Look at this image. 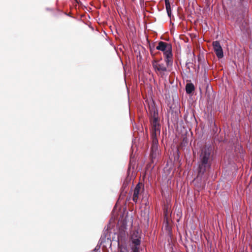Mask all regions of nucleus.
I'll return each mask as SVG.
<instances>
[{
	"instance_id": "obj_5",
	"label": "nucleus",
	"mask_w": 252,
	"mask_h": 252,
	"mask_svg": "<svg viewBox=\"0 0 252 252\" xmlns=\"http://www.w3.org/2000/svg\"><path fill=\"white\" fill-rule=\"evenodd\" d=\"M141 235L137 230L132 232L130 240L134 247H138L141 244Z\"/></svg>"
},
{
	"instance_id": "obj_14",
	"label": "nucleus",
	"mask_w": 252,
	"mask_h": 252,
	"mask_svg": "<svg viewBox=\"0 0 252 252\" xmlns=\"http://www.w3.org/2000/svg\"><path fill=\"white\" fill-rule=\"evenodd\" d=\"M101 245H100V244L98 243V244H97V245H96V246L95 247V248H94V251L95 252H100V249Z\"/></svg>"
},
{
	"instance_id": "obj_1",
	"label": "nucleus",
	"mask_w": 252,
	"mask_h": 252,
	"mask_svg": "<svg viewBox=\"0 0 252 252\" xmlns=\"http://www.w3.org/2000/svg\"><path fill=\"white\" fill-rule=\"evenodd\" d=\"M145 103L147 113L151 124V136L152 143L150 155L153 162H154L158 157L160 152L158 147V142L157 136L160 133L161 126L159 123L158 111L153 99H148L145 101Z\"/></svg>"
},
{
	"instance_id": "obj_16",
	"label": "nucleus",
	"mask_w": 252,
	"mask_h": 252,
	"mask_svg": "<svg viewBox=\"0 0 252 252\" xmlns=\"http://www.w3.org/2000/svg\"><path fill=\"white\" fill-rule=\"evenodd\" d=\"M189 68H187L189 70V71H190V68H192L193 69H195V65L194 64H189Z\"/></svg>"
},
{
	"instance_id": "obj_7",
	"label": "nucleus",
	"mask_w": 252,
	"mask_h": 252,
	"mask_svg": "<svg viewBox=\"0 0 252 252\" xmlns=\"http://www.w3.org/2000/svg\"><path fill=\"white\" fill-rule=\"evenodd\" d=\"M213 47L217 57L219 59L222 58L223 57V53L220 42L219 41H214Z\"/></svg>"
},
{
	"instance_id": "obj_13",
	"label": "nucleus",
	"mask_w": 252,
	"mask_h": 252,
	"mask_svg": "<svg viewBox=\"0 0 252 252\" xmlns=\"http://www.w3.org/2000/svg\"><path fill=\"white\" fill-rule=\"evenodd\" d=\"M107 236L101 235L98 242V243L100 244V245H102L103 243L105 242Z\"/></svg>"
},
{
	"instance_id": "obj_4",
	"label": "nucleus",
	"mask_w": 252,
	"mask_h": 252,
	"mask_svg": "<svg viewBox=\"0 0 252 252\" xmlns=\"http://www.w3.org/2000/svg\"><path fill=\"white\" fill-rule=\"evenodd\" d=\"M152 65L155 72L161 77L167 75V73H166L168 71V68L172 66V65H167L166 62L165 64L157 60L152 62Z\"/></svg>"
},
{
	"instance_id": "obj_17",
	"label": "nucleus",
	"mask_w": 252,
	"mask_h": 252,
	"mask_svg": "<svg viewBox=\"0 0 252 252\" xmlns=\"http://www.w3.org/2000/svg\"><path fill=\"white\" fill-rule=\"evenodd\" d=\"M132 252H140L139 247H133L132 248Z\"/></svg>"
},
{
	"instance_id": "obj_15",
	"label": "nucleus",
	"mask_w": 252,
	"mask_h": 252,
	"mask_svg": "<svg viewBox=\"0 0 252 252\" xmlns=\"http://www.w3.org/2000/svg\"><path fill=\"white\" fill-rule=\"evenodd\" d=\"M101 235L107 236V239H109V235H108V230H104Z\"/></svg>"
},
{
	"instance_id": "obj_2",
	"label": "nucleus",
	"mask_w": 252,
	"mask_h": 252,
	"mask_svg": "<svg viewBox=\"0 0 252 252\" xmlns=\"http://www.w3.org/2000/svg\"><path fill=\"white\" fill-rule=\"evenodd\" d=\"M214 147L210 144L205 145L198 152V168L199 175L204 174L211 169L214 158Z\"/></svg>"
},
{
	"instance_id": "obj_3",
	"label": "nucleus",
	"mask_w": 252,
	"mask_h": 252,
	"mask_svg": "<svg viewBox=\"0 0 252 252\" xmlns=\"http://www.w3.org/2000/svg\"><path fill=\"white\" fill-rule=\"evenodd\" d=\"M156 49L163 52L165 62L167 63V65L173 64L172 46L170 43L160 41L158 43Z\"/></svg>"
},
{
	"instance_id": "obj_8",
	"label": "nucleus",
	"mask_w": 252,
	"mask_h": 252,
	"mask_svg": "<svg viewBox=\"0 0 252 252\" xmlns=\"http://www.w3.org/2000/svg\"><path fill=\"white\" fill-rule=\"evenodd\" d=\"M196 62L195 55L193 53L188 54V59L186 63V66L189 68V64H193Z\"/></svg>"
},
{
	"instance_id": "obj_11",
	"label": "nucleus",
	"mask_w": 252,
	"mask_h": 252,
	"mask_svg": "<svg viewBox=\"0 0 252 252\" xmlns=\"http://www.w3.org/2000/svg\"><path fill=\"white\" fill-rule=\"evenodd\" d=\"M195 88L194 85L191 83H187L186 86V92L187 94H190L192 93V92L194 90Z\"/></svg>"
},
{
	"instance_id": "obj_19",
	"label": "nucleus",
	"mask_w": 252,
	"mask_h": 252,
	"mask_svg": "<svg viewBox=\"0 0 252 252\" xmlns=\"http://www.w3.org/2000/svg\"><path fill=\"white\" fill-rule=\"evenodd\" d=\"M120 252H125V251H121Z\"/></svg>"
},
{
	"instance_id": "obj_18",
	"label": "nucleus",
	"mask_w": 252,
	"mask_h": 252,
	"mask_svg": "<svg viewBox=\"0 0 252 252\" xmlns=\"http://www.w3.org/2000/svg\"><path fill=\"white\" fill-rule=\"evenodd\" d=\"M199 69H200V66H199V64H198L196 67L195 66V69H194V70H195V71L196 72H198L199 70Z\"/></svg>"
},
{
	"instance_id": "obj_12",
	"label": "nucleus",
	"mask_w": 252,
	"mask_h": 252,
	"mask_svg": "<svg viewBox=\"0 0 252 252\" xmlns=\"http://www.w3.org/2000/svg\"><path fill=\"white\" fill-rule=\"evenodd\" d=\"M165 1V8L167 11V13L168 16L170 17L171 15V8L170 6V4L169 2V0H164Z\"/></svg>"
},
{
	"instance_id": "obj_6",
	"label": "nucleus",
	"mask_w": 252,
	"mask_h": 252,
	"mask_svg": "<svg viewBox=\"0 0 252 252\" xmlns=\"http://www.w3.org/2000/svg\"><path fill=\"white\" fill-rule=\"evenodd\" d=\"M204 174L199 175V169H197V175L194 179L193 182L195 186L198 188V189H203L205 186L204 181L202 180L203 176Z\"/></svg>"
},
{
	"instance_id": "obj_9",
	"label": "nucleus",
	"mask_w": 252,
	"mask_h": 252,
	"mask_svg": "<svg viewBox=\"0 0 252 252\" xmlns=\"http://www.w3.org/2000/svg\"><path fill=\"white\" fill-rule=\"evenodd\" d=\"M140 190V187L139 185L138 184L136 186L133 190L132 200L135 203H136L138 201Z\"/></svg>"
},
{
	"instance_id": "obj_10",
	"label": "nucleus",
	"mask_w": 252,
	"mask_h": 252,
	"mask_svg": "<svg viewBox=\"0 0 252 252\" xmlns=\"http://www.w3.org/2000/svg\"><path fill=\"white\" fill-rule=\"evenodd\" d=\"M141 215L144 218L145 221L148 222L149 220V211L148 208H145L141 212Z\"/></svg>"
}]
</instances>
